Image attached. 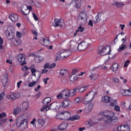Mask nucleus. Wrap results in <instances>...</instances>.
Masks as SVG:
<instances>
[{"label":"nucleus","mask_w":131,"mask_h":131,"mask_svg":"<svg viewBox=\"0 0 131 131\" xmlns=\"http://www.w3.org/2000/svg\"><path fill=\"white\" fill-rule=\"evenodd\" d=\"M28 118L29 114L25 113L19 116L16 121V125L17 127H21L23 129H25L28 127Z\"/></svg>","instance_id":"1"},{"label":"nucleus","mask_w":131,"mask_h":131,"mask_svg":"<svg viewBox=\"0 0 131 131\" xmlns=\"http://www.w3.org/2000/svg\"><path fill=\"white\" fill-rule=\"evenodd\" d=\"M95 96H96V92L94 91H91L88 93L83 100V104L84 105H86V104H90L91 102L94 100V98H95Z\"/></svg>","instance_id":"2"},{"label":"nucleus","mask_w":131,"mask_h":131,"mask_svg":"<svg viewBox=\"0 0 131 131\" xmlns=\"http://www.w3.org/2000/svg\"><path fill=\"white\" fill-rule=\"evenodd\" d=\"M78 20L81 25H85L86 23L88 22V15L86 12L85 11H81L78 18Z\"/></svg>","instance_id":"3"},{"label":"nucleus","mask_w":131,"mask_h":131,"mask_svg":"<svg viewBox=\"0 0 131 131\" xmlns=\"http://www.w3.org/2000/svg\"><path fill=\"white\" fill-rule=\"evenodd\" d=\"M102 101L104 103H111L110 106L114 107L115 105H117V100L113 99L108 96H105L102 98Z\"/></svg>","instance_id":"4"},{"label":"nucleus","mask_w":131,"mask_h":131,"mask_svg":"<svg viewBox=\"0 0 131 131\" xmlns=\"http://www.w3.org/2000/svg\"><path fill=\"white\" fill-rule=\"evenodd\" d=\"M89 46V43H88V42L85 41H82L78 45L77 49L78 51H84V50L88 49Z\"/></svg>","instance_id":"5"},{"label":"nucleus","mask_w":131,"mask_h":131,"mask_svg":"<svg viewBox=\"0 0 131 131\" xmlns=\"http://www.w3.org/2000/svg\"><path fill=\"white\" fill-rule=\"evenodd\" d=\"M30 10H32V7L30 5L28 7L27 5H25L21 7V11L24 15H28L30 13Z\"/></svg>","instance_id":"6"},{"label":"nucleus","mask_w":131,"mask_h":131,"mask_svg":"<svg viewBox=\"0 0 131 131\" xmlns=\"http://www.w3.org/2000/svg\"><path fill=\"white\" fill-rule=\"evenodd\" d=\"M101 49H103L102 46H100L98 47V54H99L101 56H105L106 55H108V54H110V52L111 51L110 49H107L106 47H104L102 50V51H104V53H103L102 51H101Z\"/></svg>","instance_id":"7"},{"label":"nucleus","mask_w":131,"mask_h":131,"mask_svg":"<svg viewBox=\"0 0 131 131\" xmlns=\"http://www.w3.org/2000/svg\"><path fill=\"white\" fill-rule=\"evenodd\" d=\"M25 55L19 54L17 55V61L20 65H25L27 62L25 61Z\"/></svg>","instance_id":"8"},{"label":"nucleus","mask_w":131,"mask_h":131,"mask_svg":"<svg viewBox=\"0 0 131 131\" xmlns=\"http://www.w3.org/2000/svg\"><path fill=\"white\" fill-rule=\"evenodd\" d=\"M5 34L7 39L9 40H12L15 37V33L11 30H7L5 32Z\"/></svg>","instance_id":"9"},{"label":"nucleus","mask_w":131,"mask_h":131,"mask_svg":"<svg viewBox=\"0 0 131 131\" xmlns=\"http://www.w3.org/2000/svg\"><path fill=\"white\" fill-rule=\"evenodd\" d=\"M7 98L11 101H15L16 99L20 98V93H11L7 96Z\"/></svg>","instance_id":"10"},{"label":"nucleus","mask_w":131,"mask_h":131,"mask_svg":"<svg viewBox=\"0 0 131 131\" xmlns=\"http://www.w3.org/2000/svg\"><path fill=\"white\" fill-rule=\"evenodd\" d=\"M61 93L62 94L63 99H68V98L71 97V90L68 89H66L61 91Z\"/></svg>","instance_id":"11"},{"label":"nucleus","mask_w":131,"mask_h":131,"mask_svg":"<svg viewBox=\"0 0 131 131\" xmlns=\"http://www.w3.org/2000/svg\"><path fill=\"white\" fill-rule=\"evenodd\" d=\"M37 124L34 126V127H36L38 129H40L44 125L45 121L44 119H39L37 120Z\"/></svg>","instance_id":"12"},{"label":"nucleus","mask_w":131,"mask_h":131,"mask_svg":"<svg viewBox=\"0 0 131 131\" xmlns=\"http://www.w3.org/2000/svg\"><path fill=\"white\" fill-rule=\"evenodd\" d=\"M103 17L104 13H103V12H99L93 19L94 23L97 24L98 22H100V20H102V18Z\"/></svg>","instance_id":"13"},{"label":"nucleus","mask_w":131,"mask_h":131,"mask_svg":"<svg viewBox=\"0 0 131 131\" xmlns=\"http://www.w3.org/2000/svg\"><path fill=\"white\" fill-rule=\"evenodd\" d=\"M99 114L100 115H104V116H105L106 117H110L111 118V117H113V116H114V113H113V112H110L109 111L100 112Z\"/></svg>","instance_id":"14"},{"label":"nucleus","mask_w":131,"mask_h":131,"mask_svg":"<svg viewBox=\"0 0 131 131\" xmlns=\"http://www.w3.org/2000/svg\"><path fill=\"white\" fill-rule=\"evenodd\" d=\"M63 24L64 23H63V20L61 19H58L57 18H55L54 19V21L53 23V25L54 26V27H58V26L62 27Z\"/></svg>","instance_id":"15"},{"label":"nucleus","mask_w":131,"mask_h":131,"mask_svg":"<svg viewBox=\"0 0 131 131\" xmlns=\"http://www.w3.org/2000/svg\"><path fill=\"white\" fill-rule=\"evenodd\" d=\"M93 107H94V104L90 103L84 109V113L85 114H90L93 110Z\"/></svg>","instance_id":"16"},{"label":"nucleus","mask_w":131,"mask_h":131,"mask_svg":"<svg viewBox=\"0 0 131 131\" xmlns=\"http://www.w3.org/2000/svg\"><path fill=\"white\" fill-rule=\"evenodd\" d=\"M32 56L34 57V61H35L36 63H39V62H41V61H43V57L40 56H36L35 54L32 53Z\"/></svg>","instance_id":"17"},{"label":"nucleus","mask_w":131,"mask_h":131,"mask_svg":"<svg viewBox=\"0 0 131 131\" xmlns=\"http://www.w3.org/2000/svg\"><path fill=\"white\" fill-rule=\"evenodd\" d=\"M71 114L69 112H63V120H70Z\"/></svg>","instance_id":"18"},{"label":"nucleus","mask_w":131,"mask_h":131,"mask_svg":"<svg viewBox=\"0 0 131 131\" xmlns=\"http://www.w3.org/2000/svg\"><path fill=\"white\" fill-rule=\"evenodd\" d=\"M9 18L12 22H16L18 19V15L14 13L9 14Z\"/></svg>","instance_id":"19"},{"label":"nucleus","mask_w":131,"mask_h":131,"mask_svg":"<svg viewBox=\"0 0 131 131\" xmlns=\"http://www.w3.org/2000/svg\"><path fill=\"white\" fill-rule=\"evenodd\" d=\"M70 104H71V101L68 99H66L62 102L61 106L63 108H66V107H68Z\"/></svg>","instance_id":"20"},{"label":"nucleus","mask_w":131,"mask_h":131,"mask_svg":"<svg viewBox=\"0 0 131 131\" xmlns=\"http://www.w3.org/2000/svg\"><path fill=\"white\" fill-rule=\"evenodd\" d=\"M31 71L32 72V75L35 76V77H36V74L35 73H37V74H38L39 75V77H40L41 75V73L40 72V71H36V69H35V68H32L31 69Z\"/></svg>","instance_id":"21"},{"label":"nucleus","mask_w":131,"mask_h":131,"mask_svg":"<svg viewBox=\"0 0 131 131\" xmlns=\"http://www.w3.org/2000/svg\"><path fill=\"white\" fill-rule=\"evenodd\" d=\"M67 126H68V123H62L58 126V129H59L60 130H65V129L67 128Z\"/></svg>","instance_id":"22"},{"label":"nucleus","mask_w":131,"mask_h":131,"mask_svg":"<svg viewBox=\"0 0 131 131\" xmlns=\"http://www.w3.org/2000/svg\"><path fill=\"white\" fill-rule=\"evenodd\" d=\"M57 107H58V103H57V102H53L48 105L49 110H50V109H52V110H55V109H56Z\"/></svg>","instance_id":"23"},{"label":"nucleus","mask_w":131,"mask_h":131,"mask_svg":"<svg viewBox=\"0 0 131 131\" xmlns=\"http://www.w3.org/2000/svg\"><path fill=\"white\" fill-rule=\"evenodd\" d=\"M112 6H115L117 8H123L124 4L123 2H116L112 4Z\"/></svg>","instance_id":"24"},{"label":"nucleus","mask_w":131,"mask_h":131,"mask_svg":"<svg viewBox=\"0 0 131 131\" xmlns=\"http://www.w3.org/2000/svg\"><path fill=\"white\" fill-rule=\"evenodd\" d=\"M8 77H9L8 74H6L3 76L2 79V82H3L4 84H7V83H8Z\"/></svg>","instance_id":"25"},{"label":"nucleus","mask_w":131,"mask_h":131,"mask_svg":"<svg viewBox=\"0 0 131 131\" xmlns=\"http://www.w3.org/2000/svg\"><path fill=\"white\" fill-rule=\"evenodd\" d=\"M99 78V75L97 74H93L92 73L91 75L90 76V78L91 80H97Z\"/></svg>","instance_id":"26"},{"label":"nucleus","mask_w":131,"mask_h":131,"mask_svg":"<svg viewBox=\"0 0 131 131\" xmlns=\"http://www.w3.org/2000/svg\"><path fill=\"white\" fill-rule=\"evenodd\" d=\"M21 107L19 106H17L16 108H14L13 111V115H18L19 114V112L21 111Z\"/></svg>","instance_id":"27"},{"label":"nucleus","mask_w":131,"mask_h":131,"mask_svg":"<svg viewBox=\"0 0 131 131\" xmlns=\"http://www.w3.org/2000/svg\"><path fill=\"white\" fill-rule=\"evenodd\" d=\"M12 43H13L14 46H19V45H21V40L19 39H15L13 38V39L12 40Z\"/></svg>","instance_id":"28"},{"label":"nucleus","mask_w":131,"mask_h":131,"mask_svg":"<svg viewBox=\"0 0 131 131\" xmlns=\"http://www.w3.org/2000/svg\"><path fill=\"white\" fill-rule=\"evenodd\" d=\"M23 108L24 109V111L25 112L27 111L28 109L29 108V103L27 102H25L23 103Z\"/></svg>","instance_id":"29"},{"label":"nucleus","mask_w":131,"mask_h":131,"mask_svg":"<svg viewBox=\"0 0 131 131\" xmlns=\"http://www.w3.org/2000/svg\"><path fill=\"white\" fill-rule=\"evenodd\" d=\"M77 90H79V87L76 86L73 90H71V97H73L76 95V91H77Z\"/></svg>","instance_id":"30"},{"label":"nucleus","mask_w":131,"mask_h":131,"mask_svg":"<svg viewBox=\"0 0 131 131\" xmlns=\"http://www.w3.org/2000/svg\"><path fill=\"white\" fill-rule=\"evenodd\" d=\"M111 70L112 71H113V72H116V71L118 70V63H114L111 67Z\"/></svg>","instance_id":"31"},{"label":"nucleus","mask_w":131,"mask_h":131,"mask_svg":"<svg viewBox=\"0 0 131 131\" xmlns=\"http://www.w3.org/2000/svg\"><path fill=\"white\" fill-rule=\"evenodd\" d=\"M102 120H103L105 123H111V118L104 116V117L102 118Z\"/></svg>","instance_id":"32"},{"label":"nucleus","mask_w":131,"mask_h":131,"mask_svg":"<svg viewBox=\"0 0 131 131\" xmlns=\"http://www.w3.org/2000/svg\"><path fill=\"white\" fill-rule=\"evenodd\" d=\"M56 119H60L61 120H64V113L63 112L57 115L56 117Z\"/></svg>","instance_id":"33"},{"label":"nucleus","mask_w":131,"mask_h":131,"mask_svg":"<svg viewBox=\"0 0 131 131\" xmlns=\"http://www.w3.org/2000/svg\"><path fill=\"white\" fill-rule=\"evenodd\" d=\"M59 54L60 55V57L62 58V59L66 58V50L63 49L61 50L59 52Z\"/></svg>","instance_id":"34"},{"label":"nucleus","mask_w":131,"mask_h":131,"mask_svg":"<svg viewBox=\"0 0 131 131\" xmlns=\"http://www.w3.org/2000/svg\"><path fill=\"white\" fill-rule=\"evenodd\" d=\"M51 102V98L47 97L43 99V104L48 106V104Z\"/></svg>","instance_id":"35"},{"label":"nucleus","mask_w":131,"mask_h":131,"mask_svg":"<svg viewBox=\"0 0 131 131\" xmlns=\"http://www.w3.org/2000/svg\"><path fill=\"white\" fill-rule=\"evenodd\" d=\"M71 48H76L77 47V42L74 41H71L69 43Z\"/></svg>","instance_id":"36"},{"label":"nucleus","mask_w":131,"mask_h":131,"mask_svg":"<svg viewBox=\"0 0 131 131\" xmlns=\"http://www.w3.org/2000/svg\"><path fill=\"white\" fill-rule=\"evenodd\" d=\"M78 79V77L75 75H71L70 77V81H75L76 80H77Z\"/></svg>","instance_id":"37"},{"label":"nucleus","mask_w":131,"mask_h":131,"mask_svg":"<svg viewBox=\"0 0 131 131\" xmlns=\"http://www.w3.org/2000/svg\"><path fill=\"white\" fill-rule=\"evenodd\" d=\"M126 49V45L122 44L119 48L118 51V52H121L122 51H124Z\"/></svg>","instance_id":"38"},{"label":"nucleus","mask_w":131,"mask_h":131,"mask_svg":"<svg viewBox=\"0 0 131 131\" xmlns=\"http://www.w3.org/2000/svg\"><path fill=\"white\" fill-rule=\"evenodd\" d=\"M78 119H80V117L78 115H74L72 117L70 118V120L72 121H74V120H78Z\"/></svg>","instance_id":"39"},{"label":"nucleus","mask_w":131,"mask_h":131,"mask_svg":"<svg viewBox=\"0 0 131 131\" xmlns=\"http://www.w3.org/2000/svg\"><path fill=\"white\" fill-rule=\"evenodd\" d=\"M76 8L77 9H79L80 7L81 6V0H77L76 1Z\"/></svg>","instance_id":"40"},{"label":"nucleus","mask_w":131,"mask_h":131,"mask_svg":"<svg viewBox=\"0 0 131 131\" xmlns=\"http://www.w3.org/2000/svg\"><path fill=\"white\" fill-rule=\"evenodd\" d=\"M39 42L41 45H45H45H47V43L46 42V39L42 37H40L39 39Z\"/></svg>","instance_id":"41"},{"label":"nucleus","mask_w":131,"mask_h":131,"mask_svg":"<svg viewBox=\"0 0 131 131\" xmlns=\"http://www.w3.org/2000/svg\"><path fill=\"white\" fill-rule=\"evenodd\" d=\"M111 122H117L118 121V118L116 116H114V115L111 117Z\"/></svg>","instance_id":"42"},{"label":"nucleus","mask_w":131,"mask_h":131,"mask_svg":"<svg viewBox=\"0 0 131 131\" xmlns=\"http://www.w3.org/2000/svg\"><path fill=\"white\" fill-rule=\"evenodd\" d=\"M68 72V71L65 69H62L60 70V75L61 76H64Z\"/></svg>","instance_id":"43"},{"label":"nucleus","mask_w":131,"mask_h":131,"mask_svg":"<svg viewBox=\"0 0 131 131\" xmlns=\"http://www.w3.org/2000/svg\"><path fill=\"white\" fill-rule=\"evenodd\" d=\"M75 104H78V103H80L81 102V99L80 97H77L74 99V101Z\"/></svg>","instance_id":"44"},{"label":"nucleus","mask_w":131,"mask_h":131,"mask_svg":"<svg viewBox=\"0 0 131 131\" xmlns=\"http://www.w3.org/2000/svg\"><path fill=\"white\" fill-rule=\"evenodd\" d=\"M123 130L124 131H129L130 130V128H129V126H128V125H123Z\"/></svg>","instance_id":"45"},{"label":"nucleus","mask_w":131,"mask_h":131,"mask_svg":"<svg viewBox=\"0 0 131 131\" xmlns=\"http://www.w3.org/2000/svg\"><path fill=\"white\" fill-rule=\"evenodd\" d=\"M45 110H46V111H48L49 110V108H48L47 105L43 104V106L41 108L40 111L41 112H43Z\"/></svg>","instance_id":"46"},{"label":"nucleus","mask_w":131,"mask_h":131,"mask_svg":"<svg viewBox=\"0 0 131 131\" xmlns=\"http://www.w3.org/2000/svg\"><path fill=\"white\" fill-rule=\"evenodd\" d=\"M71 54V51L70 50H66V58H67V57H69Z\"/></svg>","instance_id":"47"},{"label":"nucleus","mask_w":131,"mask_h":131,"mask_svg":"<svg viewBox=\"0 0 131 131\" xmlns=\"http://www.w3.org/2000/svg\"><path fill=\"white\" fill-rule=\"evenodd\" d=\"M35 84H36V81H33L28 84V86L29 88H32V86H34Z\"/></svg>","instance_id":"48"},{"label":"nucleus","mask_w":131,"mask_h":131,"mask_svg":"<svg viewBox=\"0 0 131 131\" xmlns=\"http://www.w3.org/2000/svg\"><path fill=\"white\" fill-rule=\"evenodd\" d=\"M57 99H64L62 92H61L60 93V94H59L58 95H57Z\"/></svg>","instance_id":"49"},{"label":"nucleus","mask_w":131,"mask_h":131,"mask_svg":"<svg viewBox=\"0 0 131 131\" xmlns=\"http://www.w3.org/2000/svg\"><path fill=\"white\" fill-rule=\"evenodd\" d=\"M114 110L117 111V112H120V107L118 105H115Z\"/></svg>","instance_id":"50"},{"label":"nucleus","mask_w":131,"mask_h":131,"mask_svg":"<svg viewBox=\"0 0 131 131\" xmlns=\"http://www.w3.org/2000/svg\"><path fill=\"white\" fill-rule=\"evenodd\" d=\"M79 91V93H83L84 91H85V87H81L80 88H79V89H78Z\"/></svg>","instance_id":"51"},{"label":"nucleus","mask_w":131,"mask_h":131,"mask_svg":"<svg viewBox=\"0 0 131 131\" xmlns=\"http://www.w3.org/2000/svg\"><path fill=\"white\" fill-rule=\"evenodd\" d=\"M81 25H81L80 26H79L78 28L79 31H80L81 32H83V31H84V27H82Z\"/></svg>","instance_id":"52"},{"label":"nucleus","mask_w":131,"mask_h":131,"mask_svg":"<svg viewBox=\"0 0 131 131\" xmlns=\"http://www.w3.org/2000/svg\"><path fill=\"white\" fill-rule=\"evenodd\" d=\"M23 71H26V70H28V69H30V68L27 67L26 66H23L21 68Z\"/></svg>","instance_id":"53"},{"label":"nucleus","mask_w":131,"mask_h":131,"mask_svg":"<svg viewBox=\"0 0 131 131\" xmlns=\"http://www.w3.org/2000/svg\"><path fill=\"white\" fill-rule=\"evenodd\" d=\"M113 81H114V82L118 83V82H119V79L116 77H115L113 78Z\"/></svg>","instance_id":"54"},{"label":"nucleus","mask_w":131,"mask_h":131,"mask_svg":"<svg viewBox=\"0 0 131 131\" xmlns=\"http://www.w3.org/2000/svg\"><path fill=\"white\" fill-rule=\"evenodd\" d=\"M47 68L50 69V62H47L45 64L44 69H47Z\"/></svg>","instance_id":"55"},{"label":"nucleus","mask_w":131,"mask_h":131,"mask_svg":"<svg viewBox=\"0 0 131 131\" xmlns=\"http://www.w3.org/2000/svg\"><path fill=\"white\" fill-rule=\"evenodd\" d=\"M120 94H121V95H122L123 96H125V90L121 89L120 91Z\"/></svg>","instance_id":"56"},{"label":"nucleus","mask_w":131,"mask_h":131,"mask_svg":"<svg viewBox=\"0 0 131 131\" xmlns=\"http://www.w3.org/2000/svg\"><path fill=\"white\" fill-rule=\"evenodd\" d=\"M77 72H78V71L76 69H73L72 70V75H76L77 74Z\"/></svg>","instance_id":"57"},{"label":"nucleus","mask_w":131,"mask_h":131,"mask_svg":"<svg viewBox=\"0 0 131 131\" xmlns=\"http://www.w3.org/2000/svg\"><path fill=\"white\" fill-rule=\"evenodd\" d=\"M80 61V59L79 58H76V59H74L73 60V62L74 64H76V63H78V62H79Z\"/></svg>","instance_id":"58"},{"label":"nucleus","mask_w":131,"mask_h":131,"mask_svg":"<svg viewBox=\"0 0 131 131\" xmlns=\"http://www.w3.org/2000/svg\"><path fill=\"white\" fill-rule=\"evenodd\" d=\"M55 67H56V63H53L51 64H49V69H51L52 68H54Z\"/></svg>","instance_id":"59"},{"label":"nucleus","mask_w":131,"mask_h":131,"mask_svg":"<svg viewBox=\"0 0 131 131\" xmlns=\"http://www.w3.org/2000/svg\"><path fill=\"white\" fill-rule=\"evenodd\" d=\"M33 17L34 18V20H35V21H37L38 20V18L37 17V15H36V14H35V13H33Z\"/></svg>","instance_id":"60"},{"label":"nucleus","mask_w":131,"mask_h":131,"mask_svg":"<svg viewBox=\"0 0 131 131\" xmlns=\"http://www.w3.org/2000/svg\"><path fill=\"white\" fill-rule=\"evenodd\" d=\"M6 116H7V115L5 113L0 114V119H2V118H3V117H5Z\"/></svg>","instance_id":"61"},{"label":"nucleus","mask_w":131,"mask_h":131,"mask_svg":"<svg viewBox=\"0 0 131 131\" xmlns=\"http://www.w3.org/2000/svg\"><path fill=\"white\" fill-rule=\"evenodd\" d=\"M125 96H128L129 97V89L125 90Z\"/></svg>","instance_id":"62"},{"label":"nucleus","mask_w":131,"mask_h":131,"mask_svg":"<svg viewBox=\"0 0 131 131\" xmlns=\"http://www.w3.org/2000/svg\"><path fill=\"white\" fill-rule=\"evenodd\" d=\"M129 63V60H127L125 62V63L124 64V67H127V66L128 65V64Z\"/></svg>","instance_id":"63"},{"label":"nucleus","mask_w":131,"mask_h":131,"mask_svg":"<svg viewBox=\"0 0 131 131\" xmlns=\"http://www.w3.org/2000/svg\"><path fill=\"white\" fill-rule=\"evenodd\" d=\"M16 36L17 37H19V38H20V37H22V34H21L19 32H17Z\"/></svg>","instance_id":"64"}]
</instances>
